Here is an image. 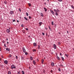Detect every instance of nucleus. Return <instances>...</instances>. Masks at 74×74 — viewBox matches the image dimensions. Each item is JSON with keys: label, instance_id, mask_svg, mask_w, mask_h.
I'll return each instance as SVG.
<instances>
[{"label": "nucleus", "instance_id": "nucleus-1", "mask_svg": "<svg viewBox=\"0 0 74 74\" xmlns=\"http://www.w3.org/2000/svg\"><path fill=\"white\" fill-rule=\"evenodd\" d=\"M11 69H12V70L14 69H16V67H15V66H14V65H11Z\"/></svg>", "mask_w": 74, "mask_h": 74}, {"label": "nucleus", "instance_id": "nucleus-2", "mask_svg": "<svg viewBox=\"0 0 74 74\" xmlns=\"http://www.w3.org/2000/svg\"><path fill=\"white\" fill-rule=\"evenodd\" d=\"M10 15H13V14H14V11H11L10 12Z\"/></svg>", "mask_w": 74, "mask_h": 74}, {"label": "nucleus", "instance_id": "nucleus-3", "mask_svg": "<svg viewBox=\"0 0 74 74\" xmlns=\"http://www.w3.org/2000/svg\"><path fill=\"white\" fill-rule=\"evenodd\" d=\"M22 49L23 52H24V53H25V52H26V50L25 49V47H23Z\"/></svg>", "mask_w": 74, "mask_h": 74}, {"label": "nucleus", "instance_id": "nucleus-4", "mask_svg": "<svg viewBox=\"0 0 74 74\" xmlns=\"http://www.w3.org/2000/svg\"><path fill=\"white\" fill-rule=\"evenodd\" d=\"M50 12H51V14L53 15H55V13L53 12V11L52 10H50Z\"/></svg>", "mask_w": 74, "mask_h": 74}, {"label": "nucleus", "instance_id": "nucleus-5", "mask_svg": "<svg viewBox=\"0 0 74 74\" xmlns=\"http://www.w3.org/2000/svg\"><path fill=\"white\" fill-rule=\"evenodd\" d=\"M53 46L54 49H55L56 48V45L55 44H54L53 45Z\"/></svg>", "mask_w": 74, "mask_h": 74}, {"label": "nucleus", "instance_id": "nucleus-6", "mask_svg": "<svg viewBox=\"0 0 74 74\" xmlns=\"http://www.w3.org/2000/svg\"><path fill=\"white\" fill-rule=\"evenodd\" d=\"M4 63H5L6 64H8V61L7 60H5L4 61Z\"/></svg>", "mask_w": 74, "mask_h": 74}, {"label": "nucleus", "instance_id": "nucleus-7", "mask_svg": "<svg viewBox=\"0 0 74 74\" xmlns=\"http://www.w3.org/2000/svg\"><path fill=\"white\" fill-rule=\"evenodd\" d=\"M6 32H7L8 33H9L10 32V30L8 29H7L6 30Z\"/></svg>", "mask_w": 74, "mask_h": 74}, {"label": "nucleus", "instance_id": "nucleus-8", "mask_svg": "<svg viewBox=\"0 0 74 74\" xmlns=\"http://www.w3.org/2000/svg\"><path fill=\"white\" fill-rule=\"evenodd\" d=\"M6 51H8V52L10 51V49L8 48H7L6 49Z\"/></svg>", "mask_w": 74, "mask_h": 74}, {"label": "nucleus", "instance_id": "nucleus-9", "mask_svg": "<svg viewBox=\"0 0 74 74\" xmlns=\"http://www.w3.org/2000/svg\"><path fill=\"white\" fill-rule=\"evenodd\" d=\"M39 26H41V25L42 24V22H40L39 23Z\"/></svg>", "mask_w": 74, "mask_h": 74}, {"label": "nucleus", "instance_id": "nucleus-10", "mask_svg": "<svg viewBox=\"0 0 74 74\" xmlns=\"http://www.w3.org/2000/svg\"><path fill=\"white\" fill-rule=\"evenodd\" d=\"M51 64L52 66H53H53H54V65L55 64H54V63L51 62Z\"/></svg>", "mask_w": 74, "mask_h": 74}, {"label": "nucleus", "instance_id": "nucleus-11", "mask_svg": "<svg viewBox=\"0 0 74 74\" xmlns=\"http://www.w3.org/2000/svg\"><path fill=\"white\" fill-rule=\"evenodd\" d=\"M33 45H34V47H36V46L37 45V44L36 43L34 42L33 43Z\"/></svg>", "mask_w": 74, "mask_h": 74}, {"label": "nucleus", "instance_id": "nucleus-12", "mask_svg": "<svg viewBox=\"0 0 74 74\" xmlns=\"http://www.w3.org/2000/svg\"><path fill=\"white\" fill-rule=\"evenodd\" d=\"M40 16H42V17H43V16H44V15L43 14H42L41 12L40 13Z\"/></svg>", "mask_w": 74, "mask_h": 74}, {"label": "nucleus", "instance_id": "nucleus-13", "mask_svg": "<svg viewBox=\"0 0 74 74\" xmlns=\"http://www.w3.org/2000/svg\"><path fill=\"white\" fill-rule=\"evenodd\" d=\"M44 9L45 12H47V9L46 8H44Z\"/></svg>", "mask_w": 74, "mask_h": 74}, {"label": "nucleus", "instance_id": "nucleus-14", "mask_svg": "<svg viewBox=\"0 0 74 74\" xmlns=\"http://www.w3.org/2000/svg\"><path fill=\"white\" fill-rule=\"evenodd\" d=\"M30 59L31 60H33V57L32 56H31L30 57Z\"/></svg>", "mask_w": 74, "mask_h": 74}, {"label": "nucleus", "instance_id": "nucleus-15", "mask_svg": "<svg viewBox=\"0 0 74 74\" xmlns=\"http://www.w3.org/2000/svg\"><path fill=\"white\" fill-rule=\"evenodd\" d=\"M33 63L34 65H36V62L35 61V60H34L33 61Z\"/></svg>", "mask_w": 74, "mask_h": 74}, {"label": "nucleus", "instance_id": "nucleus-16", "mask_svg": "<svg viewBox=\"0 0 74 74\" xmlns=\"http://www.w3.org/2000/svg\"><path fill=\"white\" fill-rule=\"evenodd\" d=\"M24 18L26 21H28V19L26 17H24Z\"/></svg>", "mask_w": 74, "mask_h": 74}, {"label": "nucleus", "instance_id": "nucleus-17", "mask_svg": "<svg viewBox=\"0 0 74 74\" xmlns=\"http://www.w3.org/2000/svg\"><path fill=\"white\" fill-rule=\"evenodd\" d=\"M70 6L72 8H73V9H74V6H73V5H70Z\"/></svg>", "mask_w": 74, "mask_h": 74}, {"label": "nucleus", "instance_id": "nucleus-18", "mask_svg": "<svg viewBox=\"0 0 74 74\" xmlns=\"http://www.w3.org/2000/svg\"><path fill=\"white\" fill-rule=\"evenodd\" d=\"M4 3L5 4H7V1H4Z\"/></svg>", "mask_w": 74, "mask_h": 74}, {"label": "nucleus", "instance_id": "nucleus-19", "mask_svg": "<svg viewBox=\"0 0 74 74\" xmlns=\"http://www.w3.org/2000/svg\"><path fill=\"white\" fill-rule=\"evenodd\" d=\"M38 49H40V45H38Z\"/></svg>", "mask_w": 74, "mask_h": 74}, {"label": "nucleus", "instance_id": "nucleus-20", "mask_svg": "<svg viewBox=\"0 0 74 74\" xmlns=\"http://www.w3.org/2000/svg\"><path fill=\"white\" fill-rule=\"evenodd\" d=\"M22 32H23V33L24 34H25V33H26V32H25V31H24V30H23L22 31Z\"/></svg>", "mask_w": 74, "mask_h": 74}, {"label": "nucleus", "instance_id": "nucleus-21", "mask_svg": "<svg viewBox=\"0 0 74 74\" xmlns=\"http://www.w3.org/2000/svg\"><path fill=\"white\" fill-rule=\"evenodd\" d=\"M21 60H23V59H24V58H23V57L21 56Z\"/></svg>", "mask_w": 74, "mask_h": 74}, {"label": "nucleus", "instance_id": "nucleus-22", "mask_svg": "<svg viewBox=\"0 0 74 74\" xmlns=\"http://www.w3.org/2000/svg\"><path fill=\"white\" fill-rule=\"evenodd\" d=\"M59 66L60 67H63V65L62 64H60V65Z\"/></svg>", "mask_w": 74, "mask_h": 74}, {"label": "nucleus", "instance_id": "nucleus-23", "mask_svg": "<svg viewBox=\"0 0 74 74\" xmlns=\"http://www.w3.org/2000/svg\"><path fill=\"white\" fill-rule=\"evenodd\" d=\"M8 74H11V73L10 71H9L8 72Z\"/></svg>", "mask_w": 74, "mask_h": 74}, {"label": "nucleus", "instance_id": "nucleus-24", "mask_svg": "<svg viewBox=\"0 0 74 74\" xmlns=\"http://www.w3.org/2000/svg\"><path fill=\"white\" fill-rule=\"evenodd\" d=\"M57 58L58 60H60V58L58 56H57Z\"/></svg>", "mask_w": 74, "mask_h": 74}, {"label": "nucleus", "instance_id": "nucleus-25", "mask_svg": "<svg viewBox=\"0 0 74 74\" xmlns=\"http://www.w3.org/2000/svg\"><path fill=\"white\" fill-rule=\"evenodd\" d=\"M61 59L63 61H64V58L63 57H61Z\"/></svg>", "mask_w": 74, "mask_h": 74}, {"label": "nucleus", "instance_id": "nucleus-26", "mask_svg": "<svg viewBox=\"0 0 74 74\" xmlns=\"http://www.w3.org/2000/svg\"><path fill=\"white\" fill-rule=\"evenodd\" d=\"M21 73L23 74H25V72H24V71H22Z\"/></svg>", "mask_w": 74, "mask_h": 74}, {"label": "nucleus", "instance_id": "nucleus-27", "mask_svg": "<svg viewBox=\"0 0 74 74\" xmlns=\"http://www.w3.org/2000/svg\"><path fill=\"white\" fill-rule=\"evenodd\" d=\"M44 63V59L42 60V64H43V63Z\"/></svg>", "mask_w": 74, "mask_h": 74}, {"label": "nucleus", "instance_id": "nucleus-28", "mask_svg": "<svg viewBox=\"0 0 74 74\" xmlns=\"http://www.w3.org/2000/svg\"><path fill=\"white\" fill-rule=\"evenodd\" d=\"M58 70L59 71H61V70H60V68H58Z\"/></svg>", "mask_w": 74, "mask_h": 74}, {"label": "nucleus", "instance_id": "nucleus-29", "mask_svg": "<svg viewBox=\"0 0 74 74\" xmlns=\"http://www.w3.org/2000/svg\"><path fill=\"white\" fill-rule=\"evenodd\" d=\"M26 15H27V16H29V14H28V12H26Z\"/></svg>", "mask_w": 74, "mask_h": 74}, {"label": "nucleus", "instance_id": "nucleus-30", "mask_svg": "<svg viewBox=\"0 0 74 74\" xmlns=\"http://www.w3.org/2000/svg\"><path fill=\"white\" fill-rule=\"evenodd\" d=\"M59 10L58 9H57V12H59Z\"/></svg>", "mask_w": 74, "mask_h": 74}, {"label": "nucleus", "instance_id": "nucleus-31", "mask_svg": "<svg viewBox=\"0 0 74 74\" xmlns=\"http://www.w3.org/2000/svg\"><path fill=\"white\" fill-rule=\"evenodd\" d=\"M21 74V71H19L18 73H17V74Z\"/></svg>", "mask_w": 74, "mask_h": 74}, {"label": "nucleus", "instance_id": "nucleus-32", "mask_svg": "<svg viewBox=\"0 0 74 74\" xmlns=\"http://www.w3.org/2000/svg\"><path fill=\"white\" fill-rule=\"evenodd\" d=\"M12 56H11V54H10L9 56V58H11V57Z\"/></svg>", "mask_w": 74, "mask_h": 74}, {"label": "nucleus", "instance_id": "nucleus-33", "mask_svg": "<svg viewBox=\"0 0 74 74\" xmlns=\"http://www.w3.org/2000/svg\"><path fill=\"white\" fill-rule=\"evenodd\" d=\"M55 14L56 15V16H58V13L57 12H56L55 13Z\"/></svg>", "mask_w": 74, "mask_h": 74}, {"label": "nucleus", "instance_id": "nucleus-34", "mask_svg": "<svg viewBox=\"0 0 74 74\" xmlns=\"http://www.w3.org/2000/svg\"><path fill=\"white\" fill-rule=\"evenodd\" d=\"M32 18L31 16H29V19H32Z\"/></svg>", "mask_w": 74, "mask_h": 74}, {"label": "nucleus", "instance_id": "nucleus-35", "mask_svg": "<svg viewBox=\"0 0 74 74\" xmlns=\"http://www.w3.org/2000/svg\"><path fill=\"white\" fill-rule=\"evenodd\" d=\"M28 5H29V7H31V4L30 3H28Z\"/></svg>", "mask_w": 74, "mask_h": 74}, {"label": "nucleus", "instance_id": "nucleus-36", "mask_svg": "<svg viewBox=\"0 0 74 74\" xmlns=\"http://www.w3.org/2000/svg\"><path fill=\"white\" fill-rule=\"evenodd\" d=\"M54 12H57V10H56V9H54Z\"/></svg>", "mask_w": 74, "mask_h": 74}, {"label": "nucleus", "instance_id": "nucleus-37", "mask_svg": "<svg viewBox=\"0 0 74 74\" xmlns=\"http://www.w3.org/2000/svg\"><path fill=\"white\" fill-rule=\"evenodd\" d=\"M16 59H18V56H16Z\"/></svg>", "mask_w": 74, "mask_h": 74}, {"label": "nucleus", "instance_id": "nucleus-38", "mask_svg": "<svg viewBox=\"0 0 74 74\" xmlns=\"http://www.w3.org/2000/svg\"><path fill=\"white\" fill-rule=\"evenodd\" d=\"M51 25H53V22L52 21V22H51Z\"/></svg>", "mask_w": 74, "mask_h": 74}, {"label": "nucleus", "instance_id": "nucleus-39", "mask_svg": "<svg viewBox=\"0 0 74 74\" xmlns=\"http://www.w3.org/2000/svg\"><path fill=\"white\" fill-rule=\"evenodd\" d=\"M25 55H27V54H28V53H27V52H25Z\"/></svg>", "mask_w": 74, "mask_h": 74}, {"label": "nucleus", "instance_id": "nucleus-40", "mask_svg": "<svg viewBox=\"0 0 74 74\" xmlns=\"http://www.w3.org/2000/svg\"><path fill=\"white\" fill-rule=\"evenodd\" d=\"M2 42H3V43H5V41H4V40H3L2 41Z\"/></svg>", "mask_w": 74, "mask_h": 74}, {"label": "nucleus", "instance_id": "nucleus-41", "mask_svg": "<svg viewBox=\"0 0 74 74\" xmlns=\"http://www.w3.org/2000/svg\"><path fill=\"white\" fill-rule=\"evenodd\" d=\"M42 35H43V36H44L45 34H44V32H42Z\"/></svg>", "mask_w": 74, "mask_h": 74}, {"label": "nucleus", "instance_id": "nucleus-42", "mask_svg": "<svg viewBox=\"0 0 74 74\" xmlns=\"http://www.w3.org/2000/svg\"><path fill=\"white\" fill-rule=\"evenodd\" d=\"M59 1H60V2H61V1H62V0H58Z\"/></svg>", "mask_w": 74, "mask_h": 74}, {"label": "nucleus", "instance_id": "nucleus-43", "mask_svg": "<svg viewBox=\"0 0 74 74\" xmlns=\"http://www.w3.org/2000/svg\"><path fill=\"white\" fill-rule=\"evenodd\" d=\"M34 51H36V49H33V52H34Z\"/></svg>", "mask_w": 74, "mask_h": 74}, {"label": "nucleus", "instance_id": "nucleus-44", "mask_svg": "<svg viewBox=\"0 0 74 74\" xmlns=\"http://www.w3.org/2000/svg\"><path fill=\"white\" fill-rule=\"evenodd\" d=\"M21 27H23V24H22L21 25Z\"/></svg>", "mask_w": 74, "mask_h": 74}, {"label": "nucleus", "instance_id": "nucleus-45", "mask_svg": "<svg viewBox=\"0 0 74 74\" xmlns=\"http://www.w3.org/2000/svg\"><path fill=\"white\" fill-rule=\"evenodd\" d=\"M58 44H59V45H60V42H58Z\"/></svg>", "mask_w": 74, "mask_h": 74}, {"label": "nucleus", "instance_id": "nucleus-46", "mask_svg": "<svg viewBox=\"0 0 74 74\" xmlns=\"http://www.w3.org/2000/svg\"><path fill=\"white\" fill-rule=\"evenodd\" d=\"M4 46L5 47V48H6V45H5V44H4Z\"/></svg>", "mask_w": 74, "mask_h": 74}, {"label": "nucleus", "instance_id": "nucleus-47", "mask_svg": "<svg viewBox=\"0 0 74 74\" xmlns=\"http://www.w3.org/2000/svg\"><path fill=\"white\" fill-rule=\"evenodd\" d=\"M49 30H51V27H49Z\"/></svg>", "mask_w": 74, "mask_h": 74}, {"label": "nucleus", "instance_id": "nucleus-48", "mask_svg": "<svg viewBox=\"0 0 74 74\" xmlns=\"http://www.w3.org/2000/svg\"><path fill=\"white\" fill-rule=\"evenodd\" d=\"M13 22H15V20L14 19L13 20Z\"/></svg>", "mask_w": 74, "mask_h": 74}, {"label": "nucleus", "instance_id": "nucleus-49", "mask_svg": "<svg viewBox=\"0 0 74 74\" xmlns=\"http://www.w3.org/2000/svg\"><path fill=\"white\" fill-rule=\"evenodd\" d=\"M25 30H29V29H28V28H25Z\"/></svg>", "mask_w": 74, "mask_h": 74}, {"label": "nucleus", "instance_id": "nucleus-50", "mask_svg": "<svg viewBox=\"0 0 74 74\" xmlns=\"http://www.w3.org/2000/svg\"><path fill=\"white\" fill-rule=\"evenodd\" d=\"M1 58H4V57H3V56L2 55L1 56Z\"/></svg>", "mask_w": 74, "mask_h": 74}, {"label": "nucleus", "instance_id": "nucleus-51", "mask_svg": "<svg viewBox=\"0 0 74 74\" xmlns=\"http://www.w3.org/2000/svg\"><path fill=\"white\" fill-rule=\"evenodd\" d=\"M66 56L67 58H68L69 57V56H68V55L67 54Z\"/></svg>", "mask_w": 74, "mask_h": 74}, {"label": "nucleus", "instance_id": "nucleus-52", "mask_svg": "<svg viewBox=\"0 0 74 74\" xmlns=\"http://www.w3.org/2000/svg\"><path fill=\"white\" fill-rule=\"evenodd\" d=\"M1 51V47H0V51Z\"/></svg>", "mask_w": 74, "mask_h": 74}, {"label": "nucleus", "instance_id": "nucleus-53", "mask_svg": "<svg viewBox=\"0 0 74 74\" xmlns=\"http://www.w3.org/2000/svg\"><path fill=\"white\" fill-rule=\"evenodd\" d=\"M19 11H21V9H20V8L19 9Z\"/></svg>", "mask_w": 74, "mask_h": 74}, {"label": "nucleus", "instance_id": "nucleus-54", "mask_svg": "<svg viewBox=\"0 0 74 74\" xmlns=\"http://www.w3.org/2000/svg\"><path fill=\"white\" fill-rule=\"evenodd\" d=\"M60 56H62V53H60Z\"/></svg>", "mask_w": 74, "mask_h": 74}, {"label": "nucleus", "instance_id": "nucleus-55", "mask_svg": "<svg viewBox=\"0 0 74 74\" xmlns=\"http://www.w3.org/2000/svg\"><path fill=\"white\" fill-rule=\"evenodd\" d=\"M17 22L18 23H19V21L17 20Z\"/></svg>", "mask_w": 74, "mask_h": 74}, {"label": "nucleus", "instance_id": "nucleus-56", "mask_svg": "<svg viewBox=\"0 0 74 74\" xmlns=\"http://www.w3.org/2000/svg\"><path fill=\"white\" fill-rule=\"evenodd\" d=\"M45 71H44V70L43 71V73H45Z\"/></svg>", "mask_w": 74, "mask_h": 74}, {"label": "nucleus", "instance_id": "nucleus-57", "mask_svg": "<svg viewBox=\"0 0 74 74\" xmlns=\"http://www.w3.org/2000/svg\"><path fill=\"white\" fill-rule=\"evenodd\" d=\"M1 58H0V61H1Z\"/></svg>", "mask_w": 74, "mask_h": 74}, {"label": "nucleus", "instance_id": "nucleus-58", "mask_svg": "<svg viewBox=\"0 0 74 74\" xmlns=\"http://www.w3.org/2000/svg\"><path fill=\"white\" fill-rule=\"evenodd\" d=\"M10 29H11V28H10L9 27V30H10Z\"/></svg>", "mask_w": 74, "mask_h": 74}, {"label": "nucleus", "instance_id": "nucleus-59", "mask_svg": "<svg viewBox=\"0 0 74 74\" xmlns=\"http://www.w3.org/2000/svg\"><path fill=\"white\" fill-rule=\"evenodd\" d=\"M28 37H29V38L30 37V36H28Z\"/></svg>", "mask_w": 74, "mask_h": 74}, {"label": "nucleus", "instance_id": "nucleus-60", "mask_svg": "<svg viewBox=\"0 0 74 74\" xmlns=\"http://www.w3.org/2000/svg\"><path fill=\"white\" fill-rule=\"evenodd\" d=\"M7 44H9V43L8 42H7Z\"/></svg>", "mask_w": 74, "mask_h": 74}, {"label": "nucleus", "instance_id": "nucleus-61", "mask_svg": "<svg viewBox=\"0 0 74 74\" xmlns=\"http://www.w3.org/2000/svg\"><path fill=\"white\" fill-rule=\"evenodd\" d=\"M44 4H45V5H46V3H44Z\"/></svg>", "mask_w": 74, "mask_h": 74}, {"label": "nucleus", "instance_id": "nucleus-62", "mask_svg": "<svg viewBox=\"0 0 74 74\" xmlns=\"http://www.w3.org/2000/svg\"><path fill=\"white\" fill-rule=\"evenodd\" d=\"M65 55L66 56H67V54H65Z\"/></svg>", "mask_w": 74, "mask_h": 74}, {"label": "nucleus", "instance_id": "nucleus-63", "mask_svg": "<svg viewBox=\"0 0 74 74\" xmlns=\"http://www.w3.org/2000/svg\"><path fill=\"white\" fill-rule=\"evenodd\" d=\"M6 40H7V41H8V38H6Z\"/></svg>", "mask_w": 74, "mask_h": 74}, {"label": "nucleus", "instance_id": "nucleus-64", "mask_svg": "<svg viewBox=\"0 0 74 74\" xmlns=\"http://www.w3.org/2000/svg\"><path fill=\"white\" fill-rule=\"evenodd\" d=\"M29 68L30 69L31 67H29Z\"/></svg>", "mask_w": 74, "mask_h": 74}]
</instances>
